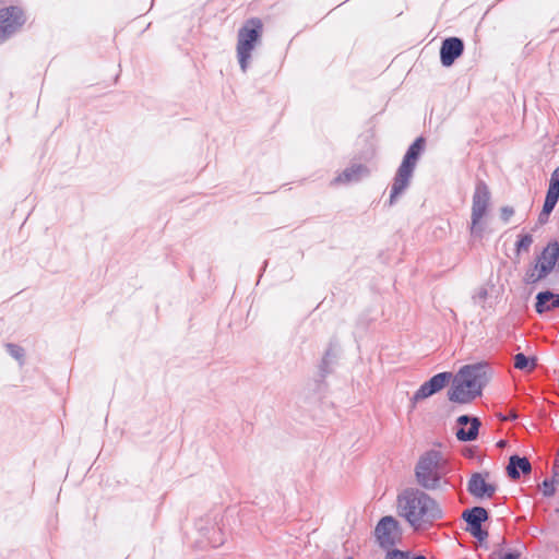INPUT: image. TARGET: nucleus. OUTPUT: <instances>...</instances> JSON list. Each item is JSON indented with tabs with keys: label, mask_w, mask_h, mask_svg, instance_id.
<instances>
[{
	"label": "nucleus",
	"mask_w": 559,
	"mask_h": 559,
	"mask_svg": "<svg viewBox=\"0 0 559 559\" xmlns=\"http://www.w3.org/2000/svg\"><path fill=\"white\" fill-rule=\"evenodd\" d=\"M397 514L417 532L429 530L443 518L439 502L417 488L403 490L396 500Z\"/></svg>",
	"instance_id": "obj_1"
},
{
	"label": "nucleus",
	"mask_w": 559,
	"mask_h": 559,
	"mask_svg": "<svg viewBox=\"0 0 559 559\" xmlns=\"http://www.w3.org/2000/svg\"><path fill=\"white\" fill-rule=\"evenodd\" d=\"M490 376V369L486 364L477 362L463 366L452 379L448 392L449 400L461 404L472 402L481 394Z\"/></svg>",
	"instance_id": "obj_2"
},
{
	"label": "nucleus",
	"mask_w": 559,
	"mask_h": 559,
	"mask_svg": "<svg viewBox=\"0 0 559 559\" xmlns=\"http://www.w3.org/2000/svg\"><path fill=\"white\" fill-rule=\"evenodd\" d=\"M445 461L441 452L430 450L418 459L415 477L418 485L428 490H444L448 483L443 480Z\"/></svg>",
	"instance_id": "obj_3"
},
{
	"label": "nucleus",
	"mask_w": 559,
	"mask_h": 559,
	"mask_svg": "<svg viewBox=\"0 0 559 559\" xmlns=\"http://www.w3.org/2000/svg\"><path fill=\"white\" fill-rule=\"evenodd\" d=\"M263 24L259 17L247 20L238 31L237 57L240 69L246 72L251 59V52L261 40Z\"/></svg>",
	"instance_id": "obj_4"
},
{
	"label": "nucleus",
	"mask_w": 559,
	"mask_h": 559,
	"mask_svg": "<svg viewBox=\"0 0 559 559\" xmlns=\"http://www.w3.org/2000/svg\"><path fill=\"white\" fill-rule=\"evenodd\" d=\"M559 260V247H544L527 266L523 281L535 285L546 280L555 270Z\"/></svg>",
	"instance_id": "obj_5"
},
{
	"label": "nucleus",
	"mask_w": 559,
	"mask_h": 559,
	"mask_svg": "<svg viewBox=\"0 0 559 559\" xmlns=\"http://www.w3.org/2000/svg\"><path fill=\"white\" fill-rule=\"evenodd\" d=\"M490 201V191L484 180L476 182L475 191L473 194L472 204V222H471V236L474 241L480 240L484 233L481 218L487 212Z\"/></svg>",
	"instance_id": "obj_6"
},
{
	"label": "nucleus",
	"mask_w": 559,
	"mask_h": 559,
	"mask_svg": "<svg viewBox=\"0 0 559 559\" xmlns=\"http://www.w3.org/2000/svg\"><path fill=\"white\" fill-rule=\"evenodd\" d=\"M26 23V16L21 7L10 5L0 9V44L7 41Z\"/></svg>",
	"instance_id": "obj_7"
},
{
	"label": "nucleus",
	"mask_w": 559,
	"mask_h": 559,
	"mask_svg": "<svg viewBox=\"0 0 559 559\" xmlns=\"http://www.w3.org/2000/svg\"><path fill=\"white\" fill-rule=\"evenodd\" d=\"M402 536L401 526L393 516L382 518L376 528L374 537L377 543L382 548H390L400 542Z\"/></svg>",
	"instance_id": "obj_8"
},
{
	"label": "nucleus",
	"mask_w": 559,
	"mask_h": 559,
	"mask_svg": "<svg viewBox=\"0 0 559 559\" xmlns=\"http://www.w3.org/2000/svg\"><path fill=\"white\" fill-rule=\"evenodd\" d=\"M451 377L450 372H440L423 383L411 399L413 406L415 407L419 402L441 391L450 381Z\"/></svg>",
	"instance_id": "obj_9"
},
{
	"label": "nucleus",
	"mask_w": 559,
	"mask_h": 559,
	"mask_svg": "<svg viewBox=\"0 0 559 559\" xmlns=\"http://www.w3.org/2000/svg\"><path fill=\"white\" fill-rule=\"evenodd\" d=\"M464 52V41L460 37H448L440 47V61L443 67H451Z\"/></svg>",
	"instance_id": "obj_10"
},
{
	"label": "nucleus",
	"mask_w": 559,
	"mask_h": 559,
	"mask_svg": "<svg viewBox=\"0 0 559 559\" xmlns=\"http://www.w3.org/2000/svg\"><path fill=\"white\" fill-rule=\"evenodd\" d=\"M456 438L460 441H473L477 438L480 427L478 418L462 415L456 419Z\"/></svg>",
	"instance_id": "obj_11"
},
{
	"label": "nucleus",
	"mask_w": 559,
	"mask_h": 559,
	"mask_svg": "<svg viewBox=\"0 0 559 559\" xmlns=\"http://www.w3.org/2000/svg\"><path fill=\"white\" fill-rule=\"evenodd\" d=\"M414 170L400 165L393 179L390 192L389 204L393 205L396 198L401 195L409 186Z\"/></svg>",
	"instance_id": "obj_12"
},
{
	"label": "nucleus",
	"mask_w": 559,
	"mask_h": 559,
	"mask_svg": "<svg viewBox=\"0 0 559 559\" xmlns=\"http://www.w3.org/2000/svg\"><path fill=\"white\" fill-rule=\"evenodd\" d=\"M496 487L483 474H474L468 481V491L476 498H490Z\"/></svg>",
	"instance_id": "obj_13"
},
{
	"label": "nucleus",
	"mask_w": 559,
	"mask_h": 559,
	"mask_svg": "<svg viewBox=\"0 0 559 559\" xmlns=\"http://www.w3.org/2000/svg\"><path fill=\"white\" fill-rule=\"evenodd\" d=\"M370 175L369 168L364 164H352L345 168L335 179L336 183L358 182Z\"/></svg>",
	"instance_id": "obj_14"
},
{
	"label": "nucleus",
	"mask_w": 559,
	"mask_h": 559,
	"mask_svg": "<svg viewBox=\"0 0 559 559\" xmlns=\"http://www.w3.org/2000/svg\"><path fill=\"white\" fill-rule=\"evenodd\" d=\"M426 140L424 136H418L407 148L403 160L401 163L402 166L411 168L415 170L416 164L425 151Z\"/></svg>",
	"instance_id": "obj_15"
},
{
	"label": "nucleus",
	"mask_w": 559,
	"mask_h": 559,
	"mask_svg": "<svg viewBox=\"0 0 559 559\" xmlns=\"http://www.w3.org/2000/svg\"><path fill=\"white\" fill-rule=\"evenodd\" d=\"M556 308H559V294L546 290L536 295L535 310L537 313L542 314Z\"/></svg>",
	"instance_id": "obj_16"
},
{
	"label": "nucleus",
	"mask_w": 559,
	"mask_h": 559,
	"mask_svg": "<svg viewBox=\"0 0 559 559\" xmlns=\"http://www.w3.org/2000/svg\"><path fill=\"white\" fill-rule=\"evenodd\" d=\"M507 471H508V475L511 478L515 479V478L520 477V471L523 474H527L531 472V463L528 462V460L526 457H520V456L513 455L510 457Z\"/></svg>",
	"instance_id": "obj_17"
},
{
	"label": "nucleus",
	"mask_w": 559,
	"mask_h": 559,
	"mask_svg": "<svg viewBox=\"0 0 559 559\" xmlns=\"http://www.w3.org/2000/svg\"><path fill=\"white\" fill-rule=\"evenodd\" d=\"M469 527L480 525L487 519V511L484 508L475 507L463 514Z\"/></svg>",
	"instance_id": "obj_18"
},
{
	"label": "nucleus",
	"mask_w": 559,
	"mask_h": 559,
	"mask_svg": "<svg viewBox=\"0 0 559 559\" xmlns=\"http://www.w3.org/2000/svg\"><path fill=\"white\" fill-rule=\"evenodd\" d=\"M546 198L559 200V166L551 173Z\"/></svg>",
	"instance_id": "obj_19"
},
{
	"label": "nucleus",
	"mask_w": 559,
	"mask_h": 559,
	"mask_svg": "<svg viewBox=\"0 0 559 559\" xmlns=\"http://www.w3.org/2000/svg\"><path fill=\"white\" fill-rule=\"evenodd\" d=\"M557 203H558L557 200L549 199V198L545 197L543 210L538 215V222L540 224H545L548 221L549 215L554 211Z\"/></svg>",
	"instance_id": "obj_20"
},
{
	"label": "nucleus",
	"mask_w": 559,
	"mask_h": 559,
	"mask_svg": "<svg viewBox=\"0 0 559 559\" xmlns=\"http://www.w3.org/2000/svg\"><path fill=\"white\" fill-rule=\"evenodd\" d=\"M514 366L521 370H532L535 368L536 362L535 359L527 358L524 354H516L514 357Z\"/></svg>",
	"instance_id": "obj_21"
},
{
	"label": "nucleus",
	"mask_w": 559,
	"mask_h": 559,
	"mask_svg": "<svg viewBox=\"0 0 559 559\" xmlns=\"http://www.w3.org/2000/svg\"><path fill=\"white\" fill-rule=\"evenodd\" d=\"M555 484H557V483L554 477L551 480L546 479L543 481L542 490H543L544 496L551 497L555 495V492H556Z\"/></svg>",
	"instance_id": "obj_22"
},
{
	"label": "nucleus",
	"mask_w": 559,
	"mask_h": 559,
	"mask_svg": "<svg viewBox=\"0 0 559 559\" xmlns=\"http://www.w3.org/2000/svg\"><path fill=\"white\" fill-rule=\"evenodd\" d=\"M514 215V209L509 205H504L500 209V218L503 223H508Z\"/></svg>",
	"instance_id": "obj_23"
},
{
	"label": "nucleus",
	"mask_w": 559,
	"mask_h": 559,
	"mask_svg": "<svg viewBox=\"0 0 559 559\" xmlns=\"http://www.w3.org/2000/svg\"><path fill=\"white\" fill-rule=\"evenodd\" d=\"M385 559H409V556L407 552L395 549L388 551L385 555Z\"/></svg>",
	"instance_id": "obj_24"
},
{
	"label": "nucleus",
	"mask_w": 559,
	"mask_h": 559,
	"mask_svg": "<svg viewBox=\"0 0 559 559\" xmlns=\"http://www.w3.org/2000/svg\"><path fill=\"white\" fill-rule=\"evenodd\" d=\"M7 348L10 355L13 356L15 359L21 360L23 358L24 354L21 347L10 344L7 346Z\"/></svg>",
	"instance_id": "obj_25"
},
{
	"label": "nucleus",
	"mask_w": 559,
	"mask_h": 559,
	"mask_svg": "<svg viewBox=\"0 0 559 559\" xmlns=\"http://www.w3.org/2000/svg\"><path fill=\"white\" fill-rule=\"evenodd\" d=\"M469 532L473 536L477 537L479 540H484L487 537V533L481 530L480 525L469 527Z\"/></svg>",
	"instance_id": "obj_26"
},
{
	"label": "nucleus",
	"mask_w": 559,
	"mask_h": 559,
	"mask_svg": "<svg viewBox=\"0 0 559 559\" xmlns=\"http://www.w3.org/2000/svg\"><path fill=\"white\" fill-rule=\"evenodd\" d=\"M533 242V237L531 234L519 235V239L514 242V245H531Z\"/></svg>",
	"instance_id": "obj_27"
},
{
	"label": "nucleus",
	"mask_w": 559,
	"mask_h": 559,
	"mask_svg": "<svg viewBox=\"0 0 559 559\" xmlns=\"http://www.w3.org/2000/svg\"><path fill=\"white\" fill-rule=\"evenodd\" d=\"M520 554L519 552H509L502 557V559H519Z\"/></svg>",
	"instance_id": "obj_28"
},
{
	"label": "nucleus",
	"mask_w": 559,
	"mask_h": 559,
	"mask_svg": "<svg viewBox=\"0 0 559 559\" xmlns=\"http://www.w3.org/2000/svg\"><path fill=\"white\" fill-rule=\"evenodd\" d=\"M554 478L557 485H559V463L554 466Z\"/></svg>",
	"instance_id": "obj_29"
},
{
	"label": "nucleus",
	"mask_w": 559,
	"mask_h": 559,
	"mask_svg": "<svg viewBox=\"0 0 559 559\" xmlns=\"http://www.w3.org/2000/svg\"><path fill=\"white\" fill-rule=\"evenodd\" d=\"M547 245H554V246H557V245H559V242H558L557 240H550V241H548V243H547Z\"/></svg>",
	"instance_id": "obj_30"
},
{
	"label": "nucleus",
	"mask_w": 559,
	"mask_h": 559,
	"mask_svg": "<svg viewBox=\"0 0 559 559\" xmlns=\"http://www.w3.org/2000/svg\"><path fill=\"white\" fill-rule=\"evenodd\" d=\"M498 445H499V447H503V445H504V441H500V442L498 443Z\"/></svg>",
	"instance_id": "obj_31"
},
{
	"label": "nucleus",
	"mask_w": 559,
	"mask_h": 559,
	"mask_svg": "<svg viewBox=\"0 0 559 559\" xmlns=\"http://www.w3.org/2000/svg\"><path fill=\"white\" fill-rule=\"evenodd\" d=\"M346 559H353V558H346Z\"/></svg>",
	"instance_id": "obj_32"
},
{
	"label": "nucleus",
	"mask_w": 559,
	"mask_h": 559,
	"mask_svg": "<svg viewBox=\"0 0 559 559\" xmlns=\"http://www.w3.org/2000/svg\"><path fill=\"white\" fill-rule=\"evenodd\" d=\"M558 512H559V508H558Z\"/></svg>",
	"instance_id": "obj_33"
}]
</instances>
